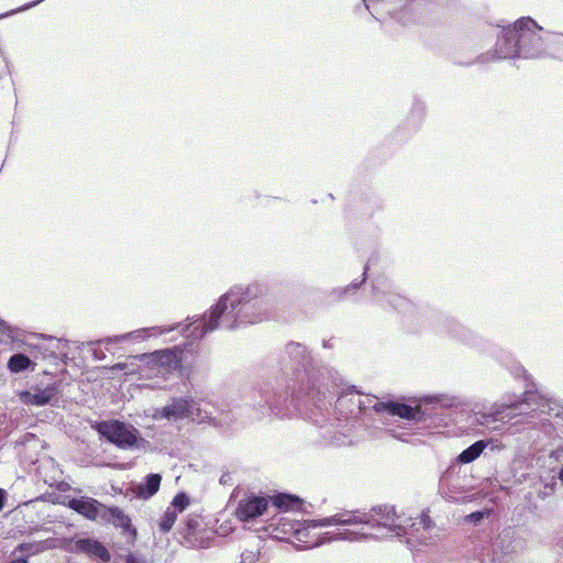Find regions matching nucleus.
I'll list each match as a JSON object with an SVG mask.
<instances>
[{
    "instance_id": "obj_2",
    "label": "nucleus",
    "mask_w": 563,
    "mask_h": 563,
    "mask_svg": "<svg viewBox=\"0 0 563 563\" xmlns=\"http://www.w3.org/2000/svg\"><path fill=\"white\" fill-rule=\"evenodd\" d=\"M321 526H361L362 530L367 527L376 529L383 534L394 533L396 536L419 533L418 540L421 543H428L432 539L434 522L428 512H422L417 522L411 525V532L407 531L401 517L397 515L394 506L382 505L372 508L368 512L364 511H344L323 519Z\"/></svg>"
},
{
    "instance_id": "obj_30",
    "label": "nucleus",
    "mask_w": 563,
    "mask_h": 563,
    "mask_svg": "<svg viewBox=\"0 0 563 563\" xmlns=\"http://www.w3.org/2000/svg\"><path fill=\"white\" fill-rule=\"evenodd\" d=\"M559 478L563 482V468L560 471Z\"/></svg>"
},
{
    "instance_id": "obj_28",
    "label": "nucleus",
    "mask_w": 563,
    "mask_h": 563,
    "mask_svg": "<svg viewBox=\"0 0 563 563\" xmlns=\"http://www.w3.org/2000/svg\"><path fill=\"white\" fill-rule=\"evenodd\" d=\"M10 563H27L26 559H16L11 561Z\"/></svg>"
},
{
    "instance_id": "obj_24",
    "label": "nucleus",
    "mask_w": 563,
    "mask_h": 563,
    "mask_svg": "<svg viewBox=\"0 0 563 563\" xmlns=\"http://www.w3.org/2000/svg\"><path fill=\"white\" fill-rule=\"evenodd\" d=\"M126 563H145V562L133 556V555H129L126 559Z\"/></svg>"
},
{
    "instance_id": "obj_4",
    "label": "nucleus",
    "mask_w": 563,
    "mask_h": 563,
    "mask_svg": "<svg viewBox=\"0 0 563 563\" xmlns=\"http://www.w3.org/2000/svg\"><path fill=\"white\" fill-rule=\"evenodd\" d=\"M549 407V404L542 397H539L536 393L528 391L525 394V398L520 402H514L510 405H504L501 409H496L489 413H479L476 412V420L479 424L489 427L492 422L504 419V412L506 408H514L518 410L516 415H526L530 411H541L544 412L545 408Z\"/></svg>"
},
{
    "instance_id": "obj_23",
    "label": "nucleus",
    "mask_w": 563,
    "mask_h": 563,
    "mask_svg": "<svg viewBox=\"0 0 563 563\" xmlns=\"http://www.w3.org/2000/svg\"><path fill=\"white\" fill-rule=\"evenodd\" d=\"M295 350H298V353L303 350V347L300 344L291 343L288 345V352L291 354Z\"/></svg>"
},
{
    "instance_id": "obj_9",
    "label": "nucleus",
    "mask_w": 563,
    "mask_h": 563,
    "mask_svg": "<svg viewBox=\"0 0 563 563\" xmlns=\"http://www.w3.org/2000/svg\"><path fill=\"white\" fill-rule=\"evenodd\" d=\"M68 507L90 520L102 517L106 508L98 500L89 497L73 498L68 501Z\"/></svg>"
},
{
    "instance_id": "obj_10",
    "label": "nucleus",
    "mask_w": 563,
    "mask_h": 563,
    "mask_svg": "<svg viewBox=\"0 0 563 563\" xmlns=\"http://www.w3.org/2000/svg\"><path fill=\"white\" fill-rule=\"evenodd\" d=\"M137 357L144 361L146 360L148 364L157 365L166 371L176 368L179 363L177 353L172 350H164L148 355L143 354L141 356H135V358Z\"/></svg>"
},
{
    "instance_id": "obj_6",
    "label": "nucleus",
    "mask_w": 563,
    "mask_h": 563,
    "mask_svg": "<svg viewBox=\"0 0 563 563\" xmlns=\"http://www.w3.org/2000/svg\"><path fill=\"white\" fill-rule=\"evenodd\" d=\"M357 407L360 411H364L372 407L377 412L387 411L407 420H418L420 418L419 407L413 408L408 405L398 402H382L378 401L375 397H368L366 400L357 399Z\"/></svg>"
},
{
    "instance_id": "obj_26",
    "label": "nucleus",
    "mask_w": 563,
    "mask_h": 563,
    "mask_svg": "<svg viewBox=\"0 0 563 563\" xmlns=\"http://www.w3.org/2000/svg\"><path fill=\"white\" fill-rule=\"evenodd\" d=\"M187 525L189 529H194L198 526V521L196 519H189Z\"/></svg>"
},
{
    "instance_id": "obj_1",
    "label": "nucleus",
    "mask_w": 563,
    "mask_h": 563,
    "mask_svg": "<svg viewBox=\"0 0 563 563\" xmlns=\"http://www.w3.org/2000/svg\"><path fill=\"white\" fill-rule=\"evenodd\" d=\"M272 302L268 297L258 295L257 286L246 289L234 288L221 296L216 306L191 327L189 338L199 340L216 329L234 330L247 324L262 322L271 316Z\"/></svg>"
},
{
    "instance_id": "obj_27",
    "label": "nucleus",
    "mask_w": 563,
    "mask_h": 563,
    "mask_svg": "<svg viewBox=\"0 0 563 563\" xmlns=\"http://www.w3.org/2000/svg\"><path fill=\"white\" fill-rule=\"evenodd\" d=\"M471 518L474 520V521H477L479 520L481 518H483V514L482 512H474L471 515Z\"/></svg>"
},
{
    "instance_id": "obj_15",
    "label": "nucleus",
    "mask_w": 563,
    "mask_h": 563,
    "mask_svg": "<svg viewBox=\"0 0 563 563\" xmlns=\"http://www.w3.org/2000/svg\"><path fill=\"white\" fill-rule=\"evenodd\" d=\"M162 477L158 474H150L145 477V483L136 487V494L141 498H150L159 489Z\"/></svg>"
},
{
    "instance_id": "obj_3",
    "label": "nucleus",
    "mask_w": 563,
    "mask_h": 563,
    "mask_svg": "<svg viewBox=\"0 0 563 563\" xmlns=\"http://www.w3.org/2000/svg\"><path fill=\"white\" fill-rule=\"evenodd\" d=\"M543 29L531 18L519 19L512 27L503 30V35L496 43L497 57H539L544 51V42L540 35Z\"/></svg>"
},
{
    "instance_id": "obj_12",
    "label": "nucleus",
    "mask_w": 563,
    "mask_h": 563,
    "mask_svg": "<svg viewBox=\"0 0 563 563\" xmlns=\"http://www.w3.org/2000/svg\"><path fill=\"white\" fill-rule=\"evenodd\" d=\"M75 548L79 552L89 554L90 556L99 558L100 560L110 561V553L99 541L91 539H79L75 542Z\"/></svg>"
},
{
    "instance_id": "obj_16",
    "label": "nucleus",
    "mask_w": 563,
    "mask_h": 563,
    "mask_svg": "<svg viewBox=\"0 0 563 563\" xmlns=\"http://www.w3.org/2000/svg\"><path fill=\"white\" fill-rule=\"evenodd\" d=\"M111 521L114 526L128 529L130 527V519L119 508H104L102 517Z\"/></svg>"
},
{
    "instance_id": "obj_14",
    "label": "nucleus",
    "mask_w": 563,
    "mask_h": 563,
    "mask_svg": "<svg viewBox=\"0 0 563 563\" xmlns=\"http://www.w3.org/2000/svg\"><path fill=\"white\" fill-rule=\"evenodd\" d=\"M492 443V441L479 440L471 446L462 451L456 461L462 464H468L475 461L484 452V450Z\"/></svg>"
},
{
    "instance_id": "obj_17",
    "label": "nucleus",
    "mask_w": 563,
    "mask_h": 563,
    "mask_svg": "<svg viewBox=\"0 0 563 563\" xmlns=\"http://www.w3.org/2000/svg\"><path fill=\"white\" fill-rule=\"evenodd\" d=\"M31 364V360L24 354H14L10 357L8 366L11 372L19 373L26 369Z\"/></svg>"
},
{
    "instance_id": "obj_31",
    "label": "nucleus",
    "mask_w": 563,
    "mask_h": 563,
    "mask_svg": "<svg viewBox=\"0 0 563 563\" xmlns=\"http://www.w3.org/2000/svg\"><path fill=\"white\" fill-rule=\"evenodd\" d=\"M343 402H344V398H340L339 399V405H343Z\"/></svg>"
},
{
    "instance_id": "obj_8",
    "label": "nucleus",
    "mask_w": 563,
    "mask_h": 563,
    "mask_svg": "<svg viewBox=\"0 0 563 563\" xmlns=\"http://www.w3.org/2000/svg\"><path fill=\"white\" fill-rule=\"evenodd\" d=\"M198 407L194 400L178 398L162 409V416L169 420L195 418L198 416Z\"/></svg>"
},
{
    "instance_id": "obj_32",
    "label": "nucleus",
    "mask_w": 563,
    "mask_h": 563,
    "mask_svg": "<svg viewBox=\"0 0 563 563\" xmlns=\"http://www.w3.org/2000/svg\"><path fill=\"white\" fill-rule=\"evenodd\" d=\"M357 533H358V532H356V531H351V532H349V534H353L354 537H355Z\"/></svg>"
},
{
    "instance_id": "obj_25",
    "label": "nucleus",
    "mask_w": 563,
    "mask_h": 563,
    "mask_svg": "<svg viewBox=\"0 0 563 563\" xmlns=\"http://www.w3.org/2000/svg\"><path fill=\"white\" fill-rule=\"evenodd\" d=\"M4 499H5V492L3 489L0 488V510L3 508L4 506Z\"/></svg>"
},
{
    "instance_id": "obj_19",
    "label": "nucleus",
    "mask_w": 563,
    "mask_h": 563,
    "mask_svg": "<svg viewBox=\"0 0 563 563\" xmlns=\"http://www.w3.org/2000/svg\"><path fill=\"white\" fill-rule=\"evenodd\" d=\"M177 515L178 514L175 510V508L168 507L159 521L161 531L168 532L173 528V526L177 519Z\"/></svg>"
},
{
    "instance_id": "obj_21",
    "label": "nucleus",
    "mask_w": 563,
    "mask_h": 563,
    "mask_svg": "<svg viewBox=\"0 0 563 563\" xmlns=\"http://www.w3.org/2000/svg\"><path fill=\"white\" fill-rule=\"evenodd\" d=\"M189 505V498L185 493L177 494L169 508H175V510L178 512H181L186 509V507Z\"/></svg>"
},
{
    "instance_id": "obj_20",
    "label": "nucleus",
    "mask_w": 563,
    "mask_h": 563,
    "mask_svg": "<svg viewBox=\"0 0 563 563\" xmlns=\"http://www.w3.org/2000/svg\"><path fill=\"white\" fill-rule=\"evenodd\" d=\"M47 542L48 541L34 542V543L24 542V543H21L18 547V550L21 551V552H29V553H32V554L40 553V552H42V551H44V550L49 548Z\"/></svg>"
},
{
    "instance_id": "obj_22",
    "label": "nucleus",
    "mask_w": 563,
    "mask_h": 563,
    "mask_svg": "<svg viewBox=\"0 0 563 563\" xmlns=\"http://www.w3.org/2000/svg\"><path fill=\"white\" fill-rule=\"evenodd\" d=\"M279 401H280V396L279 397H274L272 400H267V405L269 407V409L275 412L276 415H278V405H279Z\"/></svg>"
},
{
    "instance_id": "obj_5",
    "label": "nucleus",
    "mask_w": 563,
    "mask_h": 563,
    "mask_svg": "<svg viewBox=\"0 0 563 563\" xmlns=\"http://www.w3.org/2000/svg\"><path fill=\"white\" fill-rule=\"evenodd\" d=\"M98 432L120 449L136 446L141 440L137 429L118 420L103 421L97 427Z\"/></svg>"
},
{
    "instance_id": "obj_13",
    "label": "nucleus",
    "mask_w": 563,
    "mask_h": 563,
    "mask_svg": "<svg viewBox=\"0 0 563 563\" xmlns=\"http://www.w3.org/2000/svg\"><path fill=\"white\" fill-rule=\"evenodd\" d=\"M56 395L55 386H46L44 389L35 393L26 391L22 395V399L27 405L44 406L48 404Z\"/></svg>"
},
{
    "instance_id": "obj_7",
    "label": "nucleus",
    "mask_w": 563,
    "mask_h": 563,
    "mask_svg": "<svg viewBox=\"0 0 563 563\" xmlns=\"http://www.w3.org/2000/svg\"><path fill=\"white\" fill-rule=\"evenodd\" d=\"M267 506L268 500L266 497L250 495L240 500L235 514L241 521L247 522L262 516Z\"/></svg>"
},
{
    "instance_id": "obj_29",
    "label": "nucleus",
    "mask_w": 563,
    "mask_h": 563,
    "mask_svg": "<svg viewBox=\"0 0 563 563\" xmlns=\"http://www.w3.org/2000/svg\"><path fill=\"white\" fill-rule=\"evenodd\" d=\"M114 367L119 368V369H124L126 367V365L123 363H120V364H117Z\"/></svg>"
},
{
    "instance_id": "obj_11",
    "label": "nucleus",
    "mask_w": 563,
    "mask_h": 563,
    "mask_svg": "<svg viewBox=\"0 0 563 563\" xmlns=\"http://www.w3.org/2000/svg\"><path fill=\"white\" fill-rule=\"evenodd\" d=\"M172 330H174L173 327H169V328H162V327L143 328V329H139V330L122 334V335L108 336L107 339L102 340V342L106 344H112V343L123 342L128 339L140 340V339H144L145 336L161 335V334L169 332Z\"/></svg>"
},
{
    "instance_id": "obj_18",
    "label": "nucleus",
    "mask_w": 563,
    "mask_h": 563,
    "mask_svg": "<svg viewBox=\"0 0 563 563\" xmlns=\"http://www.w3.org/2000/svg\"><path fill=\"white\" fill-rule=\"evenodd\" d=\"M299 499L287 495V494H280L273 498V505L282 510H289L292 509L297 504Z\"/></svg>"
}]
</instances>
